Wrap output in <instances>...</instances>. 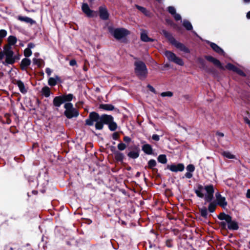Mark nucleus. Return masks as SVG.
Segmentation results:
<instances>
[{"label": "nucleus", "instance_id": "obj_1", "mask_svg": "<svg viewBox=\"0 0 250 250\" xmlns=\"http://www.w3.org/2000/svg\"><path fill=\"white\" fill-rule=\"evenodd\" d=\"M96 129L101 130L103 128L104 124L108 125L109 129L111 131H114L117 128V124L114 122L113 118L111 115H103L100 116L99 115L95 112L90 113L88 118L85 121L86 125H93L94 123Z\"/></svg>", "mask_w": 250, "mask_h": 250}, {"label": "nucleus", "instance_id": "obj_2", "mask_svg": "<svg viewBox=\"0 0 250 250\" xmlns=\"http://www.w3.org/2000/svg\"><path fill=\"white\" fill-rule=\"evenodd\" d=\"M195 192L198 197L200 198L204 197L206 202H210L213 199L214 190L212 185H208L205 186L199 185L195 189Z\"/></svg>", "mask_w": 250, "mask_h": 250}, {"label": "nucleus", "instance_id": "obj_3", "mask_svg": "<svg viewBox=\"0 0 250 250\" xmlns=\"http://www.w3.org/2000/svg\"><path fill=\"white\" fill-rule=\"evenodd\" d=\"M161 34L165 36L170 43L172 45H174L176 48L186 53H188L190 52L189 49L183 43L176 41L170 33L167 32L166 30H162Z\"/></svg>", "mask_w": 250, "mask_h": 250}, {"label": "nucleus", "instance_id": "obj_4", "mask_svg": "<svg viewBox=\"0 0 250 250\" xmlns=\"http://www.w3.org/2000/svg\"><path fill=\"white\" fill-rule=\"evenodd\" d=\"M218 218L220 220H225L227 222L229 229L236 230L239 229L238 223L235 220H232L230 215L222 213L219 215Z\"/></svg>", "mask_w": 250, "mask_h": 250}, {"label": "nucleus", "instance_id": "obj_5", "mask_svg": "<svg viewBox=\"0 0 250 250\" xmlns=\"http://www.w3.org/2000/svg\"><path fill=\"white\" fill-rule=\"evenodd\" d=\"M4 52L5 60L2 62V63L5 65L14 63L15 62V57L14 55L12 47L9 45H5L4 46Z\"/></svg>", "mask_w": 250, "mask_h": 250}, {"label": "nucleus", "instance_id": "obj_6", "mask_svg": "<svg viewBox=\"0 0 250 250\" xmlns=\"http://www.w3.org/2000/svg\"><path fill=\"white\" fill-rule=\"evenodd\" d=\"M64 107L65 109L64 114L67 118L71 119L78 116L79 114L78 110L73 107L71 103H65Z\"/></svg>", "mask_w": 250, "mask_h": 250}, {"label": "nucleus", "instance_id": "obj_7", "mask_svg": "<svg viewBox=\"0 0 250 250\" xmlns=\"http://www.w3.org/2000/svg\"><path fill=\"white\" fill-rule=\"evenodd\" d=\"M135 72L140 77H145L147 73L146 66L144 62L142 61H136L134 63Z\"/></svg>", "mask_w": 250, "mask_h": 250}, {"label": "nucleus", "instance_id": "obj_8", "mask_svg": "<svg viewBox=\"0 0 250 250\" xmlns=\"http://www.w3.org/2000/svg\"><path fill=\"white\" fill-rule=\"evenodd\" d=\"M73 97L72 94L55 97L53 101V105L55 107H59L64 102L72 101Z\"/></svg>", "mask_w": 250, "mask_h": 250}, {"label": "nucleus", "instance_id": "obj_9", "mask_svg": "<svg viewBox=\"0 0 250 250\" xmlns=\"http://www.w3.org/2000/svg\"><path fill=\"white\" fill-rule=\"evenodd\" d=\"M165 55L168 61L173 62L175 63L182 66L184 65V62L180 58L177 57L174 53L170 51H166Z\"/></svg>", "mask_w": 250, "mask_h": 250}, {"label": "nucleus", "instance_id": "obj_10", "mask_svg": "<svg viewBox=\"0 0 250 250\" xmlns=\"http://www.w3.org/2000/svg\"><path fill=\"white\" fill-rule=\"evenodd\" d=\"M129 34V32L124 28H117L112 31V34L117 40L121 39Z\"/></svg>", "mask_w": 250, "mask_h": 250}, {"label": "nucleus", "instance_id": "obj_11", "mask_svg": "<svg viewBox=\"0 0 250 250\" xmlns=\"http://www.w3.org/2000/svg\"><path fill=\"white\" fill-rule=\"evenodd\" d=\"M185 168L184 165L182 164H178L177 165H167V168L173 172L182 171Z\"/></svg>", "mask_w": 250, "mask_h": 250}, {"label": "nucleus", "instance_id": "obj_12", "mask_svg": "<svg viewBox=\"0 0 250 250\" xmlns=\"http://www.w3.org/2000/svg\"><path fill=\"white\" fill-rule=\"evenodd\" d=\"M205 58L208 61L212 62L215 65L222 70H224L225 67L222 65L220 62L217 59L210 56H206Z\"/></svg>", "mask_w": 250, "mask_h": 250}, {"label": "nucleus", "instance_id": "obj_13", "mask_svg": "<svg viewBox=\"0 0 250 250\" xmlns=\"http://www.w3.org/2000/svg\"><path fill=\"white\" fill-rule=\"evenodd\" d=\"M216 200L218 204L223 208H225L227 206V202L226 200L225 197H223L219 193L216 194Z\"/></svg>", "mask_w": 250, "mask_h": 250}, {"label": "nucleus", "instance_id": "obj_14", "mask_svg": "<svg viewBox=\"0 0 250 250\" xmlns=\"http://www.w3.org/2000/svg\"><path fill=\"white\" fill-rule=\"evenodd\" d=\"M207 42L210 45L211 48L216 53L221 55H225V52L223 50L216 44L213 42H211L208 41H207Z\"/></svg>", "mask_w": 250, "mask_h": 250}, {"label": "nucleus", "instance_id": "obj_15", "mask_svg": "<svg viewBox=\"0 0 250 250\" xmlns=\"http://www.w3.org/2000/svg\"><path fill=\"white\" fill-rule=\"evenodd\" d=\"M100 17L101 19L104 20L108 19L109 14L107 9L104 7H100L99 8Z\"/></svg>", "mask_w": 250, "mask_h": 250}, {"label": "nucleus", "instance_id": "obj_16", "mask_svg": "<svg viewBox=\"0 0 250 250\" xmlns=\"http://www.w3.org/2000/svg\"><path fill=\"white\" fill-rule=\"evenodd\" d=\"M82 10L83 12L86 14L88 17H93V11L91 10L86 3H83L82 5Z\"/></svg>", "mask_w": 250, "mask_h": 250}, {"label": "nucleus", "instance_id": "obj_17", "mask_svg": "<svg viewBox=\"0 0 250 250\" xmlns=\"http://www.w3.org/2000/svg\"><path fill=\"white\" fill-rule=\"evenodd\" d=\"M197 63L200 65V68L208 71V67L205 61V60L201 58H199L197 60Z\"/></svg>", "mask_w": 250, "mask_h": 250}, {"label": "nucleus", "instance_id": "obj_18", "mask_svg": "<svg viewBox=\"0 0 250 250\" xmlns=\"http://www.w3.org/2000/svg\"><path fill=\"white\" fill-rule=\"evenodd\" d=\"M143 151L148 155L152 154V148L149 144H145L142 146Z\"/></svg>", "mask_w": 250, "mask_h": 250}, {"label": "nucleus", "instance_id": "obj_19", "mask_svg": "<svg viewBox=\"0 0 250 250\" xmlns=\"http://www.w3.org/2000/svg\"><path fill=\"white\" fill-rule=\"evenodd\" d=\"M18 20L21 21H24L26 23H29L31 24H33L35 21L33 20L31 18L28 17H22L19 16L18 18Z\"/></svg>", "mask_w": 250, "mask_h": 250}, {"label": "nucleus", "instance_id": "obj_20", "mask_svg": "<svg viewBox=\"0 0 250 250\" xmlns=\"http://www.w3.org/2000/svg\"><path fill=\"white\" fill-rule=\"evenodd\" d=\"M100 108L104 110L111 111L114 109V106L110 104H101L100 105Z\"/></svg>", "mask_w": 250, "mask_h": 250}, {"label": "nucleus", "instance_id": "obj_21", "mask_svg": "<svg viewBox=\"0 0 250 250\" xmlns=\"http://www.w3.org/2000/svg\"><path fill=\"white\" fill-rule=\"evenodd\" d=\"M31 63V61L27 58H24L22 60L21 62V68L24 70L25 67L29 66Z\"/></svg>", "mask_w": 250, "mask_h": 250}, {"label": "nucleus", "instance_id": "obj_22", "mask_svg": "<svg viewBox=\"0 0 250 250\" xmlns=\"http://www.w3.org/2000/svg\"><path fill=\"white\" fill-rule=\"evenodd\" d=\"M139 150L137 149L135 151H132L127 154V156L132 159H136L139 156Z\"/></svg>", "mask_w": 250, "mask_h": 250}, {"label": "nucleus", "instance_id": "obj_23", "mask_svg": "<svg viewBox=\"0 0 250 250\" xmlns=\"http://www.w3.org/2000/svg\"><path fill=\"white\" fill-rule=\"evenodd\" d=\"M141 40L145 42H153V39L149 38L145 32H143L141 34Z\"/></svg>", "mask_w": 250, "mask_h": 250}, {"label": "nucleus", "instance_id": "obj_24", "mask_svg": "<svg viewBox=\"0 0 250 250\" xmlns=\"http://www.w3.org/2000/svg\"><path fill=\"white\" fill-rule=\"evenodd\" d=\"M17 84L18 86L20 91L22 93H25L27 91L25 88L24 84L23 82L19 80L17 82Z\"/></svg>", "mask_w": 250, "mask_h": 250}, {"label": "nucleus", "instance_id": "obj_25", "mask_svg": "<svg viewBox=\"0 0 250 250\" xmlns=\"http://www.w3.org/2000/svg\"><path fill=\"white\" fill-rule=\"evenodd\" d=\"M42 95L44 96L45 97H48L50 95V90L48 86H44L42 89Z\"/></svg>", "mask_w": 250, "mask_h": 250}, {"label": "nucleus", "instance_id": "obj_26", "mask_svg": "<svg viewBox=\"0 0 250 250\" xmlns=\"http://www.w3.org/2000/svg\"><path fill=\"white\" fill-rule=\"evenodd\" d=\"M183 25L188 30H191L192 29V25L191 23L187 20H184L183 21Z\"/></svg>", "mask_w": 250, "mask_h": 250}, {"label": "nucleus", "instance_id": "obj_27", "mask_svg": "<svg viewBox=\"0 0 250 250\" xmlns=\"http://www.w3.org/2000/svg\"><path fill=\"white\" fill-rule=\"evenodd\" d=\"M114 155L116 160L118 161L121 162L124 158V154L118 151H115L114 152Z\"/></svg>", "mask_w": 250, "mask_h": 250}, {"label": "nucleus", "instance_id": "obj_28", "mask_svg": "<svg viewBox=\"0 0 250 250\" xmlns=\"http://www.w3.org/2000/svg\"><path fill=\"white\" fill-rule=\"evenodd\" d=\"M222 155L225 158L228 159H235V156L232 154L230 152L225 151L222 152Z\"/></svg>", "mask_w": 250, "mask_h": 250}, {"label": "nucleus", "instance_id": "obj_29", "mask_svg": "<svg viewBox=\"0 0 250 250\" xmlns=\"http://www.w3.org/2000/svg\"><path fill=\"white\" fill-rule=\"evenodd\" d=\"M135 7L146 16H149V12L146 10V8L138 5H135Z\"/></svg>", "mask_w": 250, "mask_h": 250}, {"label": "nucleus", "instance_id": "obj_30", "mask_svg": "<svg viewBox=\"0 0 250 250\" xmlns=\"http://www.w3.org/2000/svg\"><path fill=\"white\" fill-rule=\"evenodd\" d=\"M158 161L162 164H166L167 162L166 156L164 154L160 155L158 157Z\"/></svg>", "mask_w": 250, "mask_h": 250}, {"label": "nucleus", "instance_id": "obj_31", "mask_svg": "<svg viewBox=\"0 0 250 250\" xmlns=\"http://www.w3.org/2000/svg\"><path fill=\"white\" fill-rule=\"evenodd\" d=\"M8 42L9 45H14L17 42V38L13 36H10L8 38Z\"/></svg>", "mask_w": 250, "mask_h": 250}, {"label": "nucleus", "instance_id": "obj_32", "mask_svg": "<svg viewBox=\"0 0 250 250\" xmlns=\"http://www.w3.org/2000/svg\"><path fill=\"white\" fill-rule=\"evenodd\" d=\"M59 80V77L56 76V79L54 78H50L48 80V84L50 86H54L57 84V80Z\"/></svg>", "mask_w": 250, "mask_h": 250}, {"label": "nucleus", "instance_id": "obj_33", "mask_svg": "<svg viewBox=\"0 0 250 250\" xmlns=\"http://www.w3.org/2000/svg\"><path fill=\"white\" fill-rule=\"evenodd\" d=\"M200 213L202 216L207 218L208 216V210L206 207H203L200 209Z\"/></svg>", "mask_w": 250, "mask_h": 250}, {"label": "nucleus", "instance_id": "obj_34", "mask_svg": "<svg viewBox=\"0 0 250 250\" xmlns=\"http://www.w3.org/2000/svg\"><path fill=\"white\" fill-rule=\"evenodd\" d=\"M156 166V162L153 159L149 160L148 162V167L149 168L152 169Z\"/></svg>", "mask_w": 250, "mask_h": 250}, {"label": "nucleus", "instance_id": "obj_35", "mask_svg": "<svg viewBox=\"0 0 250 250\" xmlns=\"http://www.w3.org/2000/svg\"><path fill=\"white\" fill-rule=\"evenodd\" d=\"M34 64H36L39 67H41L43 62V61L41 59L34 58L33 60Z\"/></svg>", "mask_w": 250, "mask_h": 250}, {"label": "nucleus", "instance_id": "obj_36", "mask_svg": "<svg viewBox=\"0 0 250 250\" xmlns=\"http://www.w3.org/2000/svg\"><path fill=\"white\" fill-rule=\"evenodd\" d=\"M225 68L229 70H231L233 72H235L237 67L235 66L234 65H233L230 63H229L226 65V66H225Z\"/></svg>", "mask_w": 250, "mask_h": 250}, {"label": "nucleus", "instance_id": "obj_37", "mask_svg": "<svg viewBox=\"0 0 250 250\" xmlns=\"http://www.w3.org/2000/svg\"><path fill=\"white\" fill-rule=\"evenodd\" d=\"M167 11L168 12L173 16L174 14L176 13V10L174 7L170 6L167 7Z\"/></svg>", "mask_w": 250, "mask_h": 250}, {"label": "nucleus", "instance_id": "obj_38", "mask_svg": "<svg viewBox=\"0 0 250 250\" xmlns=\"http://www.w3.org/2000/svg\"><path fill=\"white\" fill-rule=\"evenodd\" d=\"M7 35V32L4 29L0 30V44L1 42V40L4 38Z\"/></svg>", "mask_w": 250, "mask_h": 250}, {"label": "nucleus", "instance_id": "obj_39", "mask_svg": "<svg viewBox=\"0 0 250 250\" xmlns=\"http://www.w3.org/2000/svg\"><path fill=\"white\" fill-rule=\"evenodd\" d=\"M32 51L30 50V48H26L24 51V55L25 57H28L32 55Z\"/></svg>", "mask_w": 250, "mask_h": 250}, {"label": "nucleus", "instance_id": "obj_40", "mask_svg": "<svg viewBox=\"0 0 250 250\" xmlns=\"http://www.w3.org/2000/svg\"><path fill=\"white\" fill-rule=\"evenodd\" d=\"M216 208V205L213 203H210L208 206V210L210 212H214Z\"/></svg>", "mask_w": 250, "mask_h": 250}, {"label": "nucleus", "instance_id": "obj_41", "mask_svg": "<svg viewBox=\"0 0 250 250\" xmlns=\"http://www.w3.org/2000/svg\"><path fill=\"white\" fill-rule=\"evenodd\" d=\"M117 147L119 150L122 151L126 148V146L125 144L123 143H121L118 145Z\"/></svg>", "mask_w": 250, "mask_h": 250}, {"label": "nucleus", "instance_id": "obj_42", "mask_svg": "<svg viewBox=\"0 0 250 250\" xmlns=\"http://www.w3.org/2000/svg\"><path fill=\"white\" fill-rule=\"evenodd\" d=\"M187 170L188 172H192L195 170V167L193 165L190 164L187 167Z\"/></svg>", "mask_w": 250, "mask_h": 250}, {"label": "nucleus", "instance_id": "obj_43", "mask_svg": "<svg viewBox=\"0 0 250 250\" xmlns=\"http://www.w3.org/2000/svg\"><path fill=\"white\" fill-rule=\"evenodd\" d=\"M161 96L162 97H171L173 95V93L170 91H167V92H162L161 94Z\"/></svg>", "mask_w": 250, "mask_h": 250}, {"label": "nucleus", "instance_id": "obj_44", "mask_svg": "<svg viewBox=\"0 0 250 250\" xmlns=\"http://www.w3.org/2000/svg\"><path fill=\"white\" fill-rule=\"evenodd\" d=\"M235 72L237 73L240 76L244 77L246 76V74H245V73L242 70H240L239 68L237 67L236 68Z\"/></svg>", "mask_w": 250, "mask_h": 250}, {"label": "nucleus", "instance_id": "obj_45", "mask_svg": "<svg viewBox=\"0 0 250 250\" xmlns=\"http://www.w3.org/2000/svg\"><path fill=\"white\" fill-rule=\"evenodd\" d=\"M173 17H174V19L176 21H179V20H181V16H180V14H179L178 13H176L175 14H174L173 16Z\"/></svg>", "mask_w": 250, "mask_h": 250}, {"label": "nucleus", "instance_id": "obj_46", "mask_svg": "<svg viewBox=\"0 0 250 250\" xmlns=\"http://www.w3.org/2000/svg\"><path fill=\"white\" fill-rule=\"evenodd\" d=\"M152 138L153 140L158 141L160 140L159 136L157 134H154L152 136Z\"/></svg>", "mask_w": 250, "mask_h": 250}, {"label": "nucleus", "instance_id": "obj_47", "mask_svg": "<svg viewBox=\"0 0 250 250\" xmlns=\"http://www.w3.org/2000/svg\"><path fill=\"white\" fill-rule=\"evenodd\" d=\"M185 176L187 178H191L192 177V174L190 172H187L185 174Z\"/></svg>", "mask_w": 250, "mask_h": 250}, {"label": "nucleus", "instance_id": "obj_48", "mask_svg": "<svg viewBox=\"0 0 250 250\" xmlns=\"http://www.w3.org/2000/svg\"><path fill=\"white\" fill-rule=\"evenodd\" d=\"M119 137V135L117 132H115L113 133L112 135V138L113 140H116L118 139Z\"/></svg>", "mask_w": 250, "mask_h": 250}, {"label": "nucleus", "instance_id": "obj_49", "mask_svg": "<svg viewBox=\"0 0 250 250\" xmlns=\"http://www.w3.org/2000/svg\"><path fill=\"white\" fill-rule=\"evenodd\" d=\"M77 62L75 60H72L69 62V64L71 66H74L76 65Z\"/></svg>", "mask_w": 250, "mask_h": 250}, {"label": "nucleus", "instance_id": "obj_50", "mask_svg": "<svg viewBox=\"0 0 250 250\" xmlns=\"http://www.w3.org/2000/svg\"><path fill=\"white\" fill-rule=\"evenodd\" d=\"M147 87L149 88V89L153 93H156V91L155 89L150 84L147 85Z\"/></svg>", "mask_w": 250, "mask_h": 250}, {"label": "nucleus", "instance_id": "obj_51", "mask_svg": "<svg viewBox=\"0 0 250 250\" xmlns=\"http://www.w3.org/2000/svg\"><path fill=\"white\" fill-rule=\"evenodd\" d=\"M124 141L125 142L129 143L131 141V139L128 136H125L124 138Z\"/></svg>", "mask_w": 250, "mask_h": 250}, {"label": "nucleus", "instance_id": "obj_52", "mask_svg": "<svg viewBox=\"0 0 250 250\" xmlns=\"http://www.w3.org/2000/svg\"><path fill=\"white\" fill-rule=\"evenodd\" d=\"M45 72L48 76H50L51 74L52 70L49 68H46Z\"/></svg>", "mask_w": 250, "mask_h": 250}, {"label": "nucleus", "instance_id": "obj_53", "mask_svg": "<svg viewBox=\"0 0 250 250\" xmlns=\"http://www.w3.org/2000/svg\"><path fill=\"white\" fill-rule=\"evenodd\" d=\"M244 120L245 122L247 124H248L249 125L250 127V120L248 118H247V117H245Z\"/></svg>", "mask_w": 250, "mask_h": 250}, {"label": "nucleus", "instance_id": "obj_54", "mask_svg": "<svg viewBox=\"0 0 250 250\" xmlns=\"http://www.w3.org/2000/svg\"><path fill=\"white\" fill-rule=\"evenodd\" d=\"M35 47V44L33 43L30 42L28 44L27 48H30L31 50V48H33Z\"/></svg>", "mask_w": 250, "mask_h": 250}, {"label": "nucleus", "instance_id": "obj_55", "mask_svg": "<svg viewBox=\"0 0 250 250\" xmlns=\"http://www.w3.org/2000/svg\"><path fill=\"white\" fill-rule=\"evenodd\" d=\"M5 56L4 50L3 52H0V60H2Z\"/></svg>", "mask_w": 250, "mask_h": 250}, {"label": "nucleus", "instance_id": "obj_56", "mask_svg": "<svg viewBox=\"0 0 250 250\" xmlns=\"http://www.w3.org/2000/svg\"><path fill=\"white\" fill-rule=\"evenodd\" d=\"M216 135L219 137H223L224 136V133L219 132H217Z\"/></svg>", "mask_w": 250, "mask_h": 250}, {"label": "nucleus", "instance_id": "obj_57", "mask_svg": "<svg viewBox=\"0 0 250 250\" xmlns=\"http://www.w3.org/2000/svg\"><path fill=\"white\" fill-rule=\"evenodd\" d=\"M227 222L226 221H225V222H222L221 223V226L222 227H223L224 228H225L226 227V226H227Z\"/></svg>", "mask_w": 250, "mask_h": 250}, {"label": "nucleus", "instance_id": "obj_58", "mask_svg": "<svg viewBox=\"0 0 250 250\" xmlns=\"http://www.w3.org/2000/svg\"><path fill=\"white\" fill-rule=\"evenodd\" d=\"M246 196L247 198H250V189L247 190Z\"/></svg>", "mask_w": 250, "mask_h": 250}, {"label": "nucleus", "instance_id": "obj_59", "mask_svg": "<svg viewBox=\"0 0 250 250\" xmlns=\"http://www.w3.org/2000/svg\"><path fill=\"white\" fill-rule=\"evenodd\" d=\"M246 17L248 19H250V11L247 13Z\"/></svg>", "mask_w": 250, "mask_h": 250}, {"label": "nucleus", "instance_id": "obj_60", "mask_svg": "<svg viewBox=\"0 0 250 250\" xmlns=\"http://www.w3.org/2000/svg\"><path fill=\"white\" fill-rule=\"evenodd\" d=\"M166 21H167V23L170 24H171V25H172V22H171V21L170 20H166Z\"/></svg>", "mask_w": 250, "mask_h": 250}, {"label": "nucleus", "instance_id": "obj_61", "mask_svg": "<svg viewBox=\"0 0 250 250\" xmlns=\"http://www.w3.org/2000/svg\"><path fill=\"white\" fill-rule=\"evenodd\" d=\"M243 1L245 3H248L250 2V0H243Z\"/></svg>", "mask_w": 250, "mask_h": 250}, {"label": "nucleus", "instance_id": "obj_62", "mask_svg": "<svg viewBox=\"0 0 250 250\" xmlns=\"http://www.w3.org/2000/svg\"><path fill=\"white\" fill-rule=\"evenodd\" d=\"M33 193H35V194L37 193V191H33Z\"/></svg>", "mask_w": 250, "mask_h": 250}]
</instances>
